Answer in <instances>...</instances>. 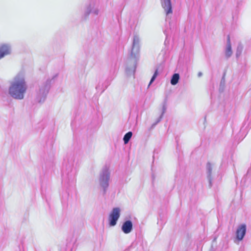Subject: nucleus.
Masks as SVG:
<instances>
[{
	"instance_id": "f257e3e1",
	"label": "nucleus",
	"mask_w": 251,
	"mask_h": 251,
	"mask_svg": "<svg viewBox=\"0 0 251 251\" xmlns=\"http://www.w3.org/2000/svg\"><path fill=\"white\" fill-rule=\"evenodd\" d=\"M26 87L23 78H16L9 88V94L16 99H22Z\"/></svg>"
},
{
	"instance_id": "f03ea898",
	"label": "nucleus",
	"mask_w": 251,
	"mask_h": 251,
	"mask_svg": "<svg viewBox=\"0 0 251 251\" xmlns=\"http://www.w3.org/2000/svg\"><path fill=\"white\" fill-rule=\"evenodd\" d=\"M120 216V209L119 208H114L109 216V225L114 226Z\"/></svg>"
},
{
	"instance_id": "7ed1b4c3",
	"label": "nucleus",
	"mask_w": 251,
	"mask_h": 251,
	"mask_svg": "<svg viewBox=\"0 0 251 251\" xmlns=\"http://www.w3.org/2000/svg\"><path fill=\"white\" fill-rule=\"evenodd\" d=\"M246 233V226L242 224L240 226L236 232V238L239 241H241L244 237Z\"/></svg>"
},
{
	"instance_id": "20e7f679",
	"label": "nucleus",
	"mask_w": 251,
	"mask_h": 251,
	"mask_svg": "<svg viewBox=\"0 0 251 251\" xmlns=\"http://www.w3.org/2000/svg\"><path fill=\"white\" fill-rule=\"evenodd\" d=\"M132 229V223L130 221L128 220L124 223L122 227V229L125 233H129L131 232Z\"/></svg>"
},
{
	"instance_id": "39448f33",
	"label": "nucleus",
	"mask_w": 251,
	"mask_h": 251,
	"mask_svg": "<svg viewBox=\"0 0 251 251\" xmlns=\"http://www.w3.org/2000/svg\"><path fill=\"white\" fill-rule=\"evenodd\" d=\"M162 6L166 11L167 14L172 13L171 0H163Z\"/></svg>"
},
{
	"instance_id": "423d86ee",
	"label": "nucleus",
	"mask_w": 251,
	"mask_h": 251,
	"mask_svg": "<svg viewBox=\"0 0 251 251\" xmlns=\"http://www.w3.org/2000/svg\"><path fill=\"white\" fill-rule=\"evenodd\" d=\"M232 54V50H231V46L230 42V38L229 36H228L227 38V45L226 50V55L227 57H230Z\"/></svg>"
},
{
	"instance_id": "0eeeda50",
	"label": "nucleus",
	"mask_w": 251,
	"mask_h": 251,
	"mask_svg": "<svg viewBox=\"0 0 251 251\" xmlns=\"http://www.w3.org/2000/svg\"><path fill=\"white\" fill-rule=\"evenodd\" d=\"M9 53V50L4 47L0 48V59Z\"/></svg>"
},
{
	"instance_id": "6e6552de",
	"label": "nucleus",
	"mask_w": 251,
	"mask_h": 251,
	"mask_svg": "<svg viewBox=\"0 0 251 251\" xmlns=\"http://www.w3.org/2000/svg\"><path fill=\"white\" fill-rule=\"evenodd\" d=\"M179 79V74H175L172 77V79L171 80V83L173 85L176 84L178 82Z\"/></svg>"
},
{
	"instance_id": "1a4fd4ad",
	"label": "nucleus",
	"mask_w": 251,
	"mask_h": 251,
	"mask_svg": "<svg viewBox=\"0 0 251 251\" xmlns=\"http://www.w3.org/2000/svg\"><path fill=\"white\" fill-rule=\"evenodd\" d=\"M132 135V133L131 131H129L126 133L124 137V141L125 144H127Z\"/></svg>"
},
{
	"instance_id": "9d476101",
	"label": "nucleus",
	"mask_w": 251,
	"mask_h": 251,
	"mask_svg": "<svg viewBox=\"0 0 251 251\" xmlns=\"http://www.w3.org/2000/svg\"><path fill=\"white\" fill-rule=\"evenodd\" d=\"M158 75V69H156V71H155L153 76H152V78H151V80L150 82L149 86L152 83V82L155 80V79L156 78V77H157Z\"/></svg>"
},
{
	"instance_id": "9b49d317",
	"label": "nucleus",
	"mask_w": 251,
	"mask_h": 251,
	"mask_svg": "<svg viewBox=\"0 0 251 251\" xmlns=\"http://www.w3.org/2000/svg\"><path fill=\"white\" fill-rule=\"evenodd\" d=\"M158 75V69H156V71H155L153 76H152V78H151V80L150 82L149 86L152 83V82L155 80V79L156 78V77H157Z\"/></svg>"
},
{
	"instance_id": "f8f14e48",
	"label": "nucleus",
	"mask_w": 251,
	"mask_h": 251,
	"mask_svg": "<svg viewBox=\"0 0 251 251\" xmlns=\"http://www.w3.org/2000/svg\"><path fill=\"white\" fill-rule=\"evenodd\" d=\"M109 174H108L107 175H106V180H107L108 178H109Z\"/></svg>"
}]
</instances>
